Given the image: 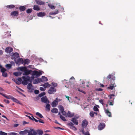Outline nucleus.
I'll return each instance as SVG.
<instances>
[{
  "mask_svg": "<svg viewBox=\"0 0 135 135\" xmlns=\"http://www.w3.org/2000/svg\"><path fill=\"white\" fill-rule=\"evenodd\" d=\"M16 64H20L23 63V60L22 58H19L16 59L14 60Z\"/></svg>",
  "mask_w": 135,
  "mask_h": 135,
  "instance_id": "obj_11",
  "label": "nucleus"
},
{
  "mask_svg": "<svg viewBox=\"0 0 135 135\" xmlns=\"http://www.w3.org/2000/svg\"><path fill=\"white\" fill-rule=\"evenodd\" d=\"M46 105V108L48 110H49L50 107V106L49 103L47 104Z\"/></svg>",
  "mask_w": 135,
  "mask_h": 135,
  "instance_id": "obj_43",
  "label": "nucleus"
},
{
  "mask_svg": "<svg viewBox=\"0 0 135 135\" xmlns=\"http://www.w3.org/2000/svg\"><path fill=\"white\" fill-rule=\"evenodd\" d=\"M41 80V82H45L47 81L48 80V79L45 76H42L41 78H40Z\"/></svg>",
  "mask_w": 135,
  "mask_h": 135,
  "instance_id": "obj_28",
  "label": "nucleus"
},
{
  "mask_svg": "<svg viewBox=\"0 0 135 135\" xmlns=\"http://www.w3.org/2000/svg\"><path fill=\"white\" fill-rule=\"evenodd\" d=\"M27 5L25 6H21L19 7V9L20 11H24L26 9V7Z\"/></svg>",
  "mask_w": 135,
  "mask_h": 135,
  "instance_id": "obj_30",
  "label": "nucleus"
},
{
  "mask_svg": "<svg viewBox=\"0 0 135 135\" xmlns=\"http://www.w3.org/2000/svg\"><path fill=\"white\" fill-rule=\"evenodd\" d=\"M79 117L78 116H75L71 119V121L75 124L78 125V122L77 119Z\"/></svg>",
  "mask_w": 135,
  "mask_h": 135,
  "instance_id": "obj_7",
  "label": "nucleus"
},
{
  "mask_svg": "<svg viewBox=\"0 0 135 135\" xmlns=\"http://www.w3.org/2000/svg\"><path fill=\"white\" fill-rule=\"evenodd\" d=\"M19 56L17 52H16L14 53L11 56V59H13L15 60L16 59L19 57Z\"/></svg>",
  "mask_w": 135,
  "mask_h": 135,
  "instance_id": "obj_15",
  "label": "nucleus"
},
{
  "mask_svg": "<svg viewBox=\"0 0 135 135\" xmlns=\"http://www.w3.org/2000/svg\"><path fill=\"white\" fill-rule=\"evenodd\" d=\"M52 85L55 87L56 86H57V84L54 83H52Z\"/></svg>",
  "mask_w": 135,
  "mask_h": 135,
  "instance_id": "obj_57",
  "label": "nucleus"
},
{
  "mask_svg": "<svg viewBox=\"0 0 135 135\" xmlns=\"http://www.w3.org/2000/svg\"><path fill=\"white\" fill-rule=\"evenodd\" d=\"M35 93L36 94H38L39 93V91L37 90H35L34 91Z\"/></svg>",
  "mask_w": 135,
  "mask_h": 135,
  "instance_id": "obj_58",
  "label": "nucleus"
},
{
  "mask_svg": "<svg viewBox=\"0 0 135 135\" xmlns=\"http://www.w3.org/2000/svg\"><path fill=\"white\" fill-rule=\"evenodd\" d=\"M30 62V60L28 59L25 60V64H28Z\"/></svg>",
  "mask_w": 135,
  "mask_h": 135,
  "instance_id": "obj_51",
  "label": "nucleus"
},
{
  "mask_svg": "<svg viewBox=\"0 0 135 135\" xmlns=\"http://www.w3.org/2000/svg\"><path fill=\"white\" fill-rule=\"evenodd\" d=\"M45 94V92H42L38 96L39 97H42V96L44 95Z\"/></svg>",
  "mask_w": 135,
  "mask_h": 135,
  "instance_id": "obj_49",
  "label": "nucleus"
},
{
  "mask_svg": "<svg viewBox=\"0 0 135 135\" xmlns=\"http://www.w3.org/2000/svg\"><path fill=\"white\" fill-rule=\"evenodd\" d=\"M13 50V49L11 47H7L5 50L6 52L7 53H10L12 52Z\"/></svg>",
  "mask_w": 135,
  "mask_h": 135,
  "instance_id": "obj_21",
  "label": "nucleus"
},
{
  "mask_svg": "<svg viewBox=\"0 0 135 135\" xmlns=\"http://www.w3.org/2000/svg\"><path fill=\"white\" fill-rule=\"evenodd\" d=\"M114 98L113 99V100H108V104L110 105H113L114 104Z\"/></svg>",
  "mask_w": 135,
  "mask_h": 135,
  "instance_id": "obj_32",
  "label": "nucleus"
},
{
  "mask_svg": "<svg viewBox=\"0 0 135 135\" xmlns=\"http://www.w3.org/2000/svg\"><path fill=\"white\" fill-rule=\"evenodd\" d=\"M23 72L24 73L23 74V75H27L31 73L32 71L31 70H28L26 69Z\"/></svg>",
  "mask_w": 135,
  "mask_h": 135,
  "instance_id": "obj_20",
  "label": "nucleus"
},
{
  "mask_svg": "<svg viewBox=\"0 0 135 135\" xmlns=\"http://www.w3.org/2000/svg\"><path fill=\"white\" fill-rule=\"evenodd\" d=\"M67 124L70 129L73 130L74 131H76L77 130V128L74 126V124L72 122H70L68 123Z\"/></svg>",
  "mask_w": 135,
  "mask_h": 135,
  "instance_id": "obj_5",
  "label": "nucleus"
},
{
  "mask_svg": "<svg viewBox=\"0 0 135 135\" xmlns=\"http://www.w3.org/2000/svg\"><path fill=\"white\" fill-rule=\"evenodd\" d=\"M1 71L2 73V75L4 77H7V73L5 72L6 69L4 68H2L1 69Z\"/></svg>",
  "mask_w": 135,
  "mask_h": 135,
  "instance_id": "obj_16",
  "label": "nucleus"
},
{
  "mask_svg": "<svg viewBox=\"0 0 135 135\" xmlns=\"http://www.w3.org/2000/svg\"><path fill=\"white\" fill-rule=\"evenodd\" d=\"M33 9L36 11H39L40 10V8L37 5H34L33 6Z\"/></svg>",
  "mask_w": 135,
  "mask_h": 135,
  "instance_id": "obj_34",
  "label": "nucleus"
},
{
  "mask_svg": "<svg viewBox=\"0 0 135 135\" xmlns=\"http://www.w3.org/2000/svg\"><path fill=\"white\" fill-rule=\"evenodd\" d=\"M3 96L6 98L8 99H11V97H11L9 95L8 96H7L6 95H5L4 94L3 95Z\"/></svg>",
  "mask_w": 135,
  "mask_h": 135,
  "instance_id": "obj_48",
  "label": "nucleus"
},
{
  "mask_svg": "<svg viewBox=\"0 0 135 135\" xmlns=\"http://www.w3.org/2000/svg\"><path fill=\"white\" fill-rule=\"evenodd\" d=\"M58 108L60 111L61 112L62 114L64 115L65 114V112L64 111V108L63 106L61 105L59 106Z\"/></svg>",
  "mask_w": 135,
  "mask_h": 135,
  "instance_id": "obj_19",
  "label": "nucleus"
},
{
  "mask_svg": "<svg viewBox=\"0 0 135 135\" xmlns=\"http://www.w3.org/2000/svg\"><path fill=\"white\" fill-rule=\"evenodd\" d=\"M48 5L49 7L51 9H54L55 8V6L52 5L51 4H49Z\"/></svg>",
  "mask_w": 135,
  "mask_h": 135,
  "instance_id": "obj_42",
  "label": "nucleus"
},
{
  "mask_svg": "<svg viewBox=\"0 0 135 135\" xmlns=\"http://www.w3.org/2000/svg\"><path fill=\"white\" fill-rule=\"evenodd\" d=\"M32 72V74L33 76H32H32H33V79H34V77L33 76H36L37 77H38L41 75L42 73H43V72L41 71H35ZM33 79H32V81Z\"/></svg>",
  "mask_w": 135,
  "mask_h": 135,
  "instance_id": "obj_3",
  "label": "nucleus"
},
{
  "mask_svg": "<svg viewBox=\"0 0 135 135\" xmlns=\"http://www.w3.org/2000/svg\"><path fill=\"white\" fill-rule=\"evenodd\" d=\"M6 67L7 69H9L11 67V65L10 64H7L6 65Z\"/></svg>",
  "mask_w": 135,
  "mask_h": 135,
  "instance_id": "obj_46",
  "label": "nucleus"
},
{
  "mask_svg": "<svg viewBox=\"0 0 135 135\" xmlns=\"http://www.w3.org/2000/svg\"><path fill=\"white\" fill-rule=\"evenodd\" d=\"M105 125L104 123H101L99 125L98 128L99 130H102L105 127Z\"/></svg>",
  "mask_w": 135,
  "mask_h": 135,
  "instance_id": "obj_17",
  "label": "nucleus"
},
{
  "mask_svg": "<svg viewBox=\"0 0 135 135\" xmlns=\"http://www.w3.org/2000/svg\"><path fill=\"white\" fill-rule=\"evenodd\" d=\"M11 99L15 102H16L17 103H19L20 102L17 99L15 98H14V97H11Z\"/></svg>",
  "mask_w": 135,
  "mask_h": 135,
  "instance_id": "obj_38",
  "label": "nucleus"
},
{
  "mask_svg": "<svg viewBox=\"0 0 135 135\" xmlns=\"http://www.w3.org/2000/svg\"><path fill=\"white\" fill-rule=\"evenodd\" d=\"M46 13L45 12H40L37 14V16L39 17H43L45 16Z\"/></svg>",
  "mask_w": 135,
  "mask_h": 135,
  "instance_id": "obj_24",
  "label": "nucleus"
},
{
  "mask_svg": "<svg viewBox=\"0 0 135 135\" xmlns=\"http://www.w3.org/2000/svg\"><path fill=\"white\" fill-rule=\"evenodd\" d=\"M41 100L42 102L46 104H48L49 103L48 100L45 96L42 97L41 98Z\"/></svg>",
  "mask_w": 135,
  "mask_h": 135,
  "instance_id": "obj_13",
  "label": "nucleus"
},
{
  "mask_svg": "<svg viewBox=\"0 0 135 135\" xmlns=\"http://www.w3.org/2000/svg\"><path fill=\"white\" fill-rule=\"evenodd\" d=\"M88 124V122L86 120H84L82 124V126L83 127H86Z\"/></svg>",
  "mask_w": 135,
  "mask_h": 135,
  "instance_id": "obj_23",
  "label": "nucleus"
},
{
  "mask_svg": "<svg viewBox=\"0 0 135 135\" xmlns=\"http://www.w3.org/2000/svg\"><path fill=\"white\" fill-rule=\"evenodd\" d=\"M56 90L54 87H51L48 90V93L50 94H52L56 92Z\"/></svg>",
  "mask_w": 135,
  "mask_h": 135,
  "instance_id": "obj_10",
  "label": "nucleus"
},
{
  "mask_svg": "<svg viewBox=\"0 0 135 135\" xmlns=\"http://www.w3.org/2000/svg\"><path fill=\"white\" fill-rule=\"evenodd\" d=\"M55 128L57 129H63L59 127H55Z\"/></svg>",
  "mask_w": 135,
  "mask_h": 135,
  "instance_id": "obj_61",
  "label": "nucleus"
},
{
  "mask_svg": "<svg viewBox=\"0 0 135 135\" xmlns=\"http://www.w3.org/2000/svg\"><path fill=\"white\" fill-rule=\"evenodd\" d=\"M65 97L69 101L70 103H71L72 102L71 100V98L70 97H69L66 95H65Z\"/></svg>",
  "mask_w": 135,
  "mask_h": 135,
  "instance_id": "obj_40",
  "label": "nucleus"
},
{
  "mask_svg": "<svg viewBox=\"0 0 135 135\" xmlns=\"http://www.w3.org/2000/svg\"><path fill=\"white\" fill-rule=\"evenodd\" d=\"M94 112H91L90 113V115L91 117H93L94 116Z\"/></svg>",
  "mask_w": 135,
  "mask_h": 135,
  "instance_id": "obj_50",
  "label": "nucleus"
},
{
  "mask_svg": "<svg viewBox=\"0 0 135 135\" xmlns=\"http://www.w3.org/2000/svg\"><path fill=\"white\" fill-rule=\"evenodd\" d=\"M32 118L33 119V120H34L36 122H37L38 121V120H37L35 119L33 117H32Z\"/></svg>",
  "mask_w": 135,
  "mask_h": 135,
  "instance_id": "obj_62",
  "label": "nucleus"
},
{
  "mask_svg": "<svg viewBox=\"0 0 135 135\" xmlns=\"http://www.w3.org/2000/svg\"><path fill=\"white\" fill-rule=\"evenodd\" d=\"M108 106V104H106L105 106L104 107V109L105 110V113L107 114V115L109 117H111V114L110 112H109L108 110V109H107L105 108V107H107Z\"/></svg>",
  "mask_w": 135,
  "mask_h": 135,
  "instance_id": "obj_9",
  "label": "nucleus"
},
{
  "mask_svg": "<svg viewBox=\"0 0 135 135\" xmlns=\"http://www.w3.org/2000/svg\"><path fill=\"white\" fill-rule=\"evenodd\" d=\"M32 9H28L26 11V12L28 13H31L32 11Z\"/></svg>",
  "mask_w": 135,
  "mask_h": 135,
  "instance_id": "obj_47",
  "label": "nucleus"
},
{
  "mask_svg": "<svg viewBox=\"0 0 135 135\" xmlns=\"http://www.w3.org/2000/svg\"><path fill=\"white\" fill-rule=\"evenodd\" d=\"M65 115H64L66 117L71 118L74 115V113L71 112L69 111H68L67 113L65 112Z\"/></svg>",
  "mask_w": 135,
  "mask_h": 135,
  "instance_id": "obj_6",
  "label": "nucleus"
},
{
  "mask_svg": "<svg viewBox=\"0 0 135 135\" xmlns=\"http://www.w3.org/2000/svg\"><path fill=\"white\" fill-rule=\"evenodd\" d=\"M18 14V12L17 11H14L11 13V15L13 16H17Z\"/></svg>",
  "mask_w": 135,
  "mask_h": 135,
  "instance_id": "obj_22",
  "label": "nucleus"
},
{
  "mask_svg": "<svg viewBox=\"0 0 135 135\" xmlns=\"http://www.w3.org/2000/svg\"><path fill=\"white\" fill-rule=\"evenodd\" d=\"M60 118L62 120L64 121H65L66 120V119H65V118L62 115H60Z\"/></svg>",
  "mask_w": 135,
  "mask_h": 135,
  "instance_id": "obj_45",
  "label": "nucleus"
},
{
  "mask_svg": "<svg viewBox=\"0 0 135 135\" xmlns=\"http://www.w3.org/2000/svg\"><path fill=\"white\" fill-rule=\"evenodd\" d=\"M28 135H37L36 132L33 129H31L28 131Z\"/></svg>",
  "mask_w": 135,
  "mask_h": 135,
  "instance_id": "obj_8",
  "label": "nucleus"
},
{
  "mask_svg": "<svg viewBox=\"0 0 135 135\" xmlns=\"http://www.w3.org/2000/svg\"><path fill=\"white\" fill-rule=\"evenodd\" d=\"M97 90L99 91H100L102 90V89L101 88H98L97 89Z\"/></svg>",
  "mask_w": 135,
  "mask_h": 135,
  "instance_id": "obj_63",
  "label": "nucleus"
},
{
  "mask_svg": "<svg viewBox=\"0 0 135 135\" xmlns=\"http://www.w3.org/2000/svg\"><path fill=\"white\" fill-rule=\"evenodd\" d=\"M59 101V99L56 98V100L53 101L51 105L52 107H55L58 104V101Z\"/></svg>",
  "mask_w": 135,
  "mask_h": 135,
  "instance_id": "obj_14",
  "label": "nucleus"
},
{
  "mask_svg": "<svg viewBox=\"0 0 135 135\" xmlns=\"http://www.w3.org/2000/svg\"><path fill=\"white\" fill-rule=\"evenodd\" d=\"M59 12L58 10H57L55 11V12H51L49 13L50 15H55L56 14H57Z\"/></svg>",
  "mask_w": 135,
  "mask_h": 135,
  "instance_id": "obj_37",
  "label": "nucleus"
},
{
  "mask_svg": "<svg viewBox=\"0 0 135 135\" xmlns=\"http://www.w3.org/2000/svg\"><path fill=\"white\" fill-rule=\"evenodd\" d=\"M112 76V75L111 74H109L107 76V78L108 80H109V79L111 78Z\"/></svg>",
  "mask_w": 135,
  "mask_h": 135,
  "instance_id": "obj_56",
  "label": "nucleus"
},
{
  "mask_svg": "<svg viewBox=\"0 0 135 135\" xmlns=\"http://www.w3.org/2000/svg\"><path fill=\"white\" fill-rule=\"evenodd\" d=\"M116 86V85H115L114 84H111L109 87H108V89H110L111 90H113L112 92L115 93V90L114 89H113Z\"/></svg>",
  "mask_w": 135,
  "mask_h": 135,
  "instance_id": "obj_18",
  "label": "nucleus"
},
{
  "mask_svg": "<svg viewBox=\"0 0 135 135\" xmlns=\"http://www.w3.org/2000/svg\"><path fill=\"white\" fill-rule=\"evenodd\" d=\"M111 77H112V79L113 80H114L115 79V77L113 75H112Z\"/></svg>",
  "mask_w": 135,
  "mask_h": 135,
  "instance_id": "obj_60",
  "label": "nucleus"
},
{
  "mask_svg": "<svg viewBox=\"0 0 135 135\" xmlns=\"http://www.w3.org/2000/svg\"><path fill=\"white\" fill-rule=\"evenodd\" d=\"M22 78L23 80L21 78H19L15 80V81L17 84L18 85H19L22 83L24 85H26L29 82H31L32 80L33 79V76L30 77L28 76H22Z\"/></svg>",
  "mask_w": 135,
  "mask_h": 135,
  "instance_id": "obj_1",
  "label": "nucleus"
},
{
  "mask_svg": "<svg viewBox=\"0 0 135 135\" xmlns=\"http://www.w3.org/2000/svg\"><path fill=\"white\" fill-rule=\"evenodd\" d=\"M51 111L52 112L55 113H57L58 112V109L56 108H54L52 109Z\"/></svg>",
  "mask_w": 135,
  "mask_h": 135,
  "instance_id": "obj_33",
  "label": "nucleus"
},
{
  "mask_svg": "<svg viewBox=\"0 0 135 135\" xmlns=\"http://www.w3.org/2000/svg\"><path fill=\"white\" fill-rule=\"evenodd\" d=\"M81 84H80L81 86L79 88H78V90L79 91L85 94V92L83 90L84 88V84L85 82L83 81H81Z\"/></svg>",
  "mask_w": 135,
  "mask_h": 135,
  "instance_id": "obj_4",
  "label": "nucleus"
},
{
  "mask_svg": "<svg viewBox=\"0 0 135 135\" xmlns=\"http://www.w3.org/2000/svg\"><path fill=\"white\" fill-rule=\"evenodd\" d=\"M75 81V79L73 77H72L69 80L70 84L68 87L71 88H76L75 84L74 83Z\"/></svg>",
  "mask_w": 135,
  "mask_h": 135,
  "instance_id": "obj_2",
  "label": "nucleus"
},
{
  "mask_svg": "<svg viewBox=\"0 0 135 135\" xmlns=\"http://www.w3.org/2000/svg\"><path fill=\"white\" fill-rule=\"evenodd\" d=\"M82 132L85 135H90L89 132L88 131L85 132L83 130L82 131Z\"/></svg>",
  "mask_w": 135,
  "mask_h": 135,
  "instance_id": "obj_44",
  "label": "nucleus"
},
{
  "mask_svg": "<svg viewBox=\"0 0 135 135\" xmlns=\"http://www.w3.org/2000/svg\"><path fill=\"white\" fill-rule=\"evenodd\" d=\"M0 134L2 135H7V133L2 131L0 132Z\"/></svg>",
  "mask_w": 135,
  "mask_h": 135,
  "instance_id": "obj_54",
  "label": "nucleus"
},
{
  "mask_svg": "<svg viewBox=\"0 0 135 135\" xmlns=\"http://www.w3.org/2000/svg\"><path fill=\"white\" fill-rule=\"evenodd\" d=\"M21 74L22 73L21 72L18 71L14 73L13 74L16 76H18L21 75Z\"/></svg>",
  "mask_w": 135,
  "mask_h": 135,
  "instance_id": "obj_36",
  "label": "nucleus"
},
{
  "mask_svg": "<svg viewBox=\"0 0 135 135\" xmlns=\"http://www.w3.org/2000/svg\"><path fill=\"white\" fill-rule=\"evenodd\" d=\"M36 132L37 134H38L39 135H42L43 134V132L41 130H38Z\"/></svg>",
  "mask_w": 135,
  "mask_h": 135,
  "instance_id": "obj_35",
  "label": "nucleus"
},
{
  "mask_svg": "<svg viewBox=\"0 0 135 135\" xmlns=\"http://www.w3.org/2000/svg\"><path fill=\"white\" fill-rule=\"evenodd\" d=\"M103 100V99H100L99 100L100 103L104 105Z\"/></svg>",
  "mask_w": 135,
  "mask_h": 135,
  "instance_id": "obj_55",
  "label": "nucleus"
},
{
  "mask_svg": "<svg viewBox=\"0 0 135 135\" xmlns=\"http://www.w3.org/2000/svg\"><path fill=\"white\" fill-rule=\"evenodd\" d=\"M28 130L26 129L24 131L20 132V134L21 135L25 134L28 133Z\"/></svg>",
  "mask_w": 135,
  "mask_h": 135,
  "instance_id": "obj_27",
  "label": "nucleus"
},
{
  "mask_svg": "<svg viewBox=\"0 0 135 135\" xmlns=\"http://www.w3.org/2000/svg\"><path fill=\"white\" fill-rule=\"evenodd\" d=\"M41 82V80L40 78H38L35 80H34L33 83L34 84H36Z\"/></svg>",
  "mask_w": 135,
  "mask_h": 135,
  "instance_id": "obj_25",
  "label": "nucleus"
},
{
  "mask_svg": "<svg viewBox=\"0 0 135 135\" xmlns=\"http://www.w3.org/2000/svg\"><path fill=\"white\" fill-rule=\"evenodd\" d=\"M27 116L28 117V118H29V119H30L32 120H33V118L32 117L31 118V117H30V116Z\"/></svg>",
  "mask_w": 135,
  "mask_h": 135,
  "instance_id": "obj_64",
  "label": "nucleus"
},
{
  "mask_svg": "<svg viewBox=\"0 0 135 135\" xmlns=\"http://www.w3.org/2000/svg\"><path fill=\"white\" fill-rule=\"evenodd\" d=\"M6 7L9 8H14L15 7V6L13 5L12 4L7 6H6Z\"/></svg>",
  "mask_w": 135,
  "mask_h": 135,
  "instance_id": "obj_41",
  "label": "nucleus"
},
{
  "mask_svg": "<svg viewBox=\"0 0 135 135\" xmlns=\"http://www.w3.org/2000/svg\"><path fill=\"white\" fill-rule=\"evenodd\" d=\"M46 89L44 87H40V90L41 91H44L46 90Z\"/></svg>",
  "mask_w": 135,
  "mask_h": 135,
  "instance_id": "obj_52",
  "label": "nucleus"
},
{
  "mask_svg": "<svg viewBox=\"0 0 135 135\" xmlns=\"http://www.w3.org/2000/svg\"><path fill=\"white\" fill-rule=\"evenodd\" d=\"M4 102H5L6 103H9V101L8 100H6V99H4Z\"/></svg>",
  "mask_w": 135,
  "mask_h": 135,
  "instance_id": "obj_59",
  "label": "nucleus"
},
{
  "mask_svg": "<svg viewBox=\"0 0 135 135\" xmlns=\"http://www.w3.org/2000/svg\"><path fill=\"white\" fill-rule=\"evenodd\" d=\"M27 88L28 90V91L30 92H32L34 90L33 87L31 84L29 83L27 86Z\"/></svg>",
  "mask_w": 135,
  "mask_h": 135,
  "instance_id": "obj_12",
  "label": "nucleus"
},
{
  "mask_svg": "<svg viewBox=\"0 0 135 135\" xmlns=\"http://www.w3.org/2000/svg\"><path fill=\"white\" fill-rule=\"evenodd\" d=\"M26 69V68L25 67H21L18 68L17 70H20L21 71L23 72Z\"/></svg>",
  "mask_w": 135,
  "mask_h": 135,
  "instance_id": "obj_31",
  "label": "nucleus"
},
{
  "mask_svg": "<svg viewBox=\"0 0 135 135\" xmlns=\"http://www.w3.org/2000/svg\"><path fill=\"white\" fill-rule=\"evenodd\" d=\"M41 86L44 87L46 89L48 88L50 86V85L48 83H45L44 84L41 85Z\"/></svg>",
  "mask_w": 135,
  "mask_h": 135,
  "instance_id": "obj_29",
  "label": "nucleus"
},
{
  "mask_svg": "<svg viewBox=\"0 0 135 135\" xmlns=\"http://www.w3.org/2000/svg\"><path fill=\"white\" fill-rule=\"evenodd\" d=\"M36 115H37L38 117H40L41 118H43V116L39 112H37L36 113Z\"/></svg>",
  "mask_w": 135,
  "mask_h": 135,
  "instance_id": "obj_39",
  "label": "nucleus"
},
{
  "mask_svg": "<svg viewBox=\"0 0 135 135\" xmlns=\"http://www.w3.org/2000/svg\"><path fill=\"white\" fill-rule=\"evenodd\" d=\"M94 110L95 111H98V109L96 106H94L93 108Z\"/></svg>",
  "mask_w": 135,
  "mask_h": 135,
  "instance_id": "obj_53",
  "label": "nucleus"
},
{
  "mask_svg": "<svg viewBox=\"0 0 135 135\" xmlns=\"http://www.w3.org/2000/svg\"><path fill=\"white\" fill-rule=\"evenodd\" d=\"M37 4L39 5H44L45 3L44 2L40 0H35Z\"/></svg>",
  "mask_w": 135,
  "mask_h": 135,
  "instance_id": "obj_26",
  "label": "nucleus"
}]
</instances>
